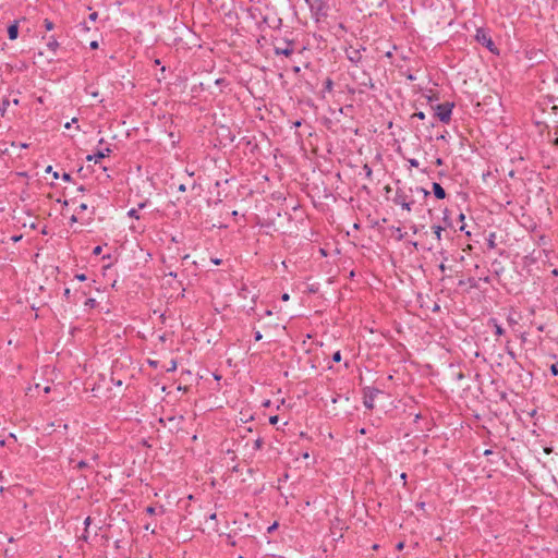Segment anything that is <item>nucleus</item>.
Instances as JSON below:
<instances>
[{
    "mask_svg": "<svg viewBox=\"0 0 558 558\" xmlns=\"http://www.w3.org/2000/svg\"><path fill=\"white\" fill-rule=\"evenodd\" d=\"M474 38L480 45L485 47L489 52L497 54V56L500 53L498 47L495 45V43L492 38L489 28H486V27L476 28Z\"/></svg>",
    "mask_w": 558,
    "mask_h": 558,
    "instance_id": "1",
    "label": "nucleus"
},
{
    "mask_svg": "<svg viewBox=\"0 0 558 558\" xmlns=\"http://www.w3.org/2000/svg\"><path fill=\"white\" fill-rule=\"evenodd\" d=\"M305 2L316 22L328 16L330 7L327 0H305Z\"/></svg>",
    "mask_w": 558,
    "mask_h": 558,
    "instance_id": "2",
    "label": "nucleus"
},
{
    "mask_svg": "<svg viewBox=\"0 0 558 558\" xmlns=\"http://www.w3.org/2000/svg\"><path fill=\"white\" fill-rule=\"evenodd\" d=\"M453 108L454 102L452 101H446L432 106V109L435 111V117L445 124H448L451 121Z\"/></svg>",
    "mask_w": 558,
    "mask_h": 558,
    "instance_id": "3",
    "label": "nucleus"
},
{
    "mask_svg": "<svg viewBox=\"0 0 558 558\" xmlns=\"http://www.w3.org/2000/svg\"><path fill=\"white\" fill-rule=\"evenodd\" d=\"M363 393V404L367 410H373L375 408V399L378 396L385 395V392L376 387L366 386L362 389Z\"/></svg>",
    "mask_w": 558,
    "mask_h": 558,
    "instance_id": "4",
    "label": "nucleus"
},
{
    "mask_svg": "<svg viewBox=\"0 0 558 558\" xmlns=\"http://www.w3.org/2000/svg\"><path fill=\"white\" fill-rule=\"evenodd\" d=\"M392 203L407 211H411L415 202L410 197V195L405 193L403 189L397 187Z\"/></svg>",
    "mask_w": 558,
    "mask_h": 558,
    "instance_id": "5",
    "label": "nucleus"
},
{
    "mask_svg": "<svg viewBox=\"0 0 558 558\" xmlns=\"http://www.w3.org/2000/svg\"><path fill=\"white\" fill-rule=\"evenodd\" d=\"M294 51L293 40H283L282 44H274V52L276 56L290 57Z\"/></svg>",
    "mask_w": 558,
    "mask_h": 558,
    "instance_id": "6",
    "label": "nucleus"
},
{
    "mask_svg": "<svg viewBox=\"0 0 558 558\" xmlns=\"http://www.w3.org/2000/svg\"><path fill=\"white\" fill-rule=\"evenodd\" d=\"M365 50L366 48L364 46H361L360 48H354L353 46H350L348 49H345V54L350 62L357 65L362 60L361 51Z\"/></svg>",
    "mask_w": 558,
    "mask_h": 558,
    "instance_id": "7",
    "label": "nucleus"
},
{
    "mask_svg": "<svg viewBox=\"0 0 558 558\" xmlns=\"http://www.w3.org/2000/svg\"><path fill=\"white\" fill-rule=\"evenodd\" d=\"M43 40L47 39V48L53 53L56 54V52L58 51V49L60 48V43L58 41V39L56 38L54 35H51L49 37H47L46 35H44L41 37Z\"/></svg>",
    "mask_w": 558,
    "mask_h": 558,
    "instance_id": "8",
    "label": "nucleus"
},
{
    "mask_svg": "<svg viewBox=\"0 0 558 558\" xmlns=\"http://www.w3.org/2000/svg\"><path fill=\"white\" fill-rule=\"evenodd\" d=\"M19 24H20L19 20H14L13 22H11L9 24L7 32H8V38L10 40H15L19 37Z\"/></svg>",
    "mask_w": 558,
    "mask_h": 558,
    "instance_id": "9",
    "label": "nucleus"
},
{
    "mask_svg": "<svg viewBox=\"0 0 558 558\" xmlns=\"http://www.w3.org/2000/svg\"><path fill=\"white\" fill-rule=\"evenodd\" d=\"M432 192L437 199H445L447 197L445 189L438 182L432 183Z\"/></svg>",
    "mask_w": 558,
    "mask_h": 558,
    "instance_id": "10",
    "label": "nucleus"
},
{
    "mask_svg": "<svg viewBox=\"0 0 558 558\" xmlns=\"http://www.w3.org/2000/svg\"><path fill=\"white\" fill-rule=\"evenodd\" d=\"M112 153L110 147H106L104 149H98L95 154H93L95 163L99 162L101 159L108 157Z\"/></svg>",
    "mask_w": 558,
    "mask_h": 558,
    "instance_id": "11",
    "label": "nucleus"
},
{
    "mask_svg": "<svg viewBox=\"0 0 558 558\" xmlns=\"http://www.w3.org/2000/svg\"><path fill=\"white\" fill-rule=\"evenodd\" d=\"M264 23H266L268 25V27L270 28H279L282 24V21L280 17H269V16H265L264 17Z\"/></svg>",
    "mask_w": 558,
    "mask_h": 558,
    "instance_id": "12",
    "label": "nucleus"
},
{
    "mask_svg": "<svg viewBox=\"0 0 558 558\" xmlns=\"http://www.w3.org/2000/svg\"><path fill=\"white\" fill-rule=\"evenodd\" d=\"M488 324L489 325H493L494 327V333L498 337L505 335V329L502 328V326L498 323V320L496 318H490L488 320Z\"/></svg>",
    "mask_w": 558,
    "mask_h": 558,
    "instance_id": "13",
    "label": "nucleus"
},
{
    "mask_svg": "<svg viewBox=\"0 0 558 558\" xmlns=\"http://www.w3.org/2000/svg\"><path fill=\"white\" fill-rule=\"evenodd\" d=\"M442 226L441 227H445L446 228H453V222H452V219L450 217V210L448 208H445L444 211H442Z\"/></svg>",
    "mask_w": 558,
    "mask_h": 558,
    "instance_id": "14",
    "label": "nucleus"
},
{
    "mask_svg": "<svg viewBox=\"0 0 558 558\" xmlns=\"http://www.w3.org/2000/svg\"><path fill=\"white\" fill-rule=\"evenodd\" d=\"M469 284L471 289H480V280H476L474 277H469L466 280H459V286Z\"/></svg>",
    "mask_w": 558,
    "mask_h": 558,
    "instance_id": "15",
    "label": "nucleus"
},
{
    "mask_svg": "<svg viewBox=\"0 0 558 558\" xmlns=\"http://www.w3.org/2000/svg\"><path fill=\"white\" fill-rule=\"evenodd\" d=\"M409 191L411 193L416 192V193L422 194L424 199H427V197L430 195V192L422 186H416L414 189L410 187Z\"/></svg>",
    "mask_w": 558,
    "mask_h": 558,
    "instance_id": "16",
    "label": "nucleus"
},
{
    "mask_svg": "<svg viewBox=\"0 0 558 558\" xmlns=\"http://www.w3.org/2000/svg\"><path fill=\"white\" fill-rule=\"evenodd\" d=\"M221 136L225 138H228L230 143H232L235 138L234 134H232L231 130L229 128H221Z\"/></svg>",
    "mask_w": 558,
    "mask_h": 558,
    "instance_id": "17",
    "label": "nucleus"
},
{
    "mask_svg": "<svg viewBox=\"0 0 558 558\" xmlns=\"http://www.w3.org/2000/svg\"><path fill=\"white\" fill-rule=\"evenodd\" d=\"M427 104L432 107L435 101L439 100V93L430 90V95L426 96Z\"/></svg>",
    "mask_w": 558,
    "mask_h": 558,
    "instance_id": "18",
    "label": "nucleus"
},
{
    "mask_svg": "<svg viewBox=\"0 0 558 558\" xmlns=\"http://www.w3.org/2000/svg\"><path fill=\"white\" fill-rule=\"evenodd\" d=\"M333 88V81L331 77H327L325 81H324V88H323V93H330Z\"/></svg>",
    "mask_w": 558,
    "mask_h": 558,
    "instance_id": "19",
    "label": "nucleus"
},
{
    "mask_svg": "<svg viewBox=\"0 0 558 558\" xmlns=\"http://www.w3.org/2000/svg\"><path fill=\"white\" fill-rule=\"evenodd\" d=\"M432 230H433V232H434V234H435L436 239H437L438 241H440V240H441V233H442V231L445 230V227H441L440 225H434V226L432 227Z\"/></svg>",
    "mask_w": 558,
    "mask_h": 558,
    "instance_id": "20",
    "label": "nucleus"
},
{
    "mask_svg": "<svg viewBox=\"0 0 558 558\" xmlns=\"http://www.w3.org/2000/svg\"><path fill=\"white\" fill-rule=\"evenodd\" d=\"M319 291V283L308 284L306 288V292L310 294H316Z\"/></svg>",
    "mask_w": 558,
    "mask_h": 558,
    "instance_id": "21",
    "label": "nucleus"
},
{
    "mask_svg": "<svg viewBox=\"0 0 558 558\" xmlns=\"http://www.w3.org/2000/svg\"><path fill=\"white\" fill-rule=\"evenodd\" d=\"M495 239H496V234L494 232H492L488 235V238H487V246H488V248H495L496 247Z\"/></svg>",
    "mask_w": 558,
    "mask_h": 558,
    "instance_id": "22",
    "label": "nucleus"
},
{
    "mask_svg": "<svg viewBox=\"0 0 558 558\" xmlns=\"http://www.w3.org/2000/svg\"><path fill=\"white\" fill-rule=\"evenodd\" d=\"M44 27H45V29L47 32H50V31H52L54 28V23L51 20H49V19H45L44 20Z\"/></svg>",
    "mask_w": 558,
    "mask_h": 558,
    "instance_id": "23",
    "label": "nucleus"
},
{
    "mask_svg": "<svg viewBox=\"0 0 558 558\" xmlns=\"http://www.w3.org/2000/svg\"><path fill=\"white\" fill-rule=\"evenodd\" d=\"M9 105H10L9 99L8 98H3L1 104H0V112H1L2 116L7 111V108L9 107Z\"/></svg>",
    "mask_w": 558,
    "mask_h": 558,
    "instance_id": "24",
    "label": "nucleus"
},
{
    "mask_svg": "<svg viewBox=\"0 0 558 558\" xmlns=\"http://www.w3.org/2000/svg\"><path fill=\"white\" fill-rule=\"evenodd\" d=\"M236 535V532L227 534V544L230 546H235L236 542L234 541V536Z\"/></svg>",
    "mask_w": 558,
    "mask_h": 558,
    "instance_id": "25",
    "label": "nucleus"
},
{
    "mask_svg": "<svg viewBox=\"0 0 558 558\" xmlns=\"http://www.w3.org/2000/svg\"><path fill=\"white\" fill-rule=\"evenodd\" d=\"M84 305L88 308H95L97 306V301L93 298H89L85 301Z\"/></svg>",
    "mask_w": 558,
    "mask_h": 558,
    "instance_id": "26",
    "label": "nucleus"
},
{
    "mask_svg": "<svg viewBox=\"0 0 558 558\" xmlns=\"http://www.w3.org/2000/svg\"><path fill=\"white\" fill-rule=\"evenodd\" d=\"M128 216L130 218H134V219H140V214H138V210L137 208H131L129 211H128Z\"/></svg>",
    "mask_w": 558,
    "mask_h": 558,
    "instance_id": "27",
    "label": "nucleus"
},
{
    "mask_svg": "<svg viewBox=\"0 0 558 558\" xmlns=\"http://www.w3.org/2000/svg\"><path fill=\"white\" fill-rule=\"evenodd\" d=\"M363 170H364V172H365V177H366L368 180H372V174H373V170H372V168H371L367 163H365V165L363 166Z\"/></svg>",
    "mask_w": 558,
    "mask_h": 558,
    "instance_id": "28",
    "label": "nucleus"
},
{
    "mask_svg": "<svg viewBox=\"0 0 558 558\" xmlns=\"http://www.w3.org/2000/svg\"><path fill=\"white\" fill-rule=\"evenodd\" d=\"M549 372L553 377L558 376V362L550 365Z\"/></svg>",
    "mask_w": 558,
    "mask_h": 558,
    "instance_id": "29",
    "label": "nucleus"
},
{
    "mask_svg": "<svg viewBox=\"0 0 558 558\" xmlns=\"http://www.w3.org/2000/svg\"><path fill=\"white\" fill-rule=\"evenodd\" d=\"M263 445H264V440L263 438L258 437L255 441H254V450H260L263 448Z\"/></svg>",
    "mask_w": 558,
    "mask_h": 558,
    "instance_id": "30",
    "label": "nucleus"
},
{
    "mask_svg": "<svg viewBox=\"0 0 558 558\" xmlns=\"http://www.w3.org/2000/svg\"><path fill=\"white\" fill-rule=\"evenodd\" d=\"M45 172H46V173H51V174H52V177H53V179H56V180H57V179H59V177H60V175H59V172L53 171L52 166H48V167L46 168Z\"/></svg>",
    "mask_w": 558,
    "mask_h": 558,
    "instance_id": "31",
    "label": "nucleus"
},
{
    "mask_svg": "<svg viewBox=\"0 0 558 558\" xmlns=\"http://www.w3.org/2000/svg\"><path fill=\"white\" fill-rule=\"evenodd\" d=\"M342 356H341V352L340 350L336 351L332 356H331V360L332 362L335 363H339L341 361Z\"/></svg>",
    "mask_w": 558,
    "mask_h": 558,
    "instance_id": "32",
    "label": "nucleus"
},
{
    "mask_svg": "<svg viewBox=\"0 0 558 558\" xmlns=\"http://www.w3.org/2000/svg\"><path fill=\"white\" fill-rule=\"evenodd\" d=\"M166 71H167L166 66L162 65L160 68V75L157 76L158 82H160V81L166 78Z\"/></svg>",
    "mask_w": 558,
    "mask_h": 558,
    "instance_id": "33",
    "label": "nucleus"
},
{
    "mask_svg": "<svg viewBox=\"0 0 558 558\" xmlns=\"http://www.w3.org/2000/svg\"><path fill=\"white\" fill-rule=\"evenodd\" d=\"M497 397L500 401H507L508 395L506 391H497Z\"/></svg>",
    "mask_w": 558,
    "mask_h": 558,
    "instance_id": "34",
    "label": "nucleus"
},
{
    "mask_svg": "<svg viewBox=\"0 0 558 558\" xmlns=\"http://www.w3.org/2000/svg\"><path fill=\"white\" fill-rule=\"evenodd\" d=\"M458 219H459V221H460V222H463V221H464V219H465L464 214H463V213H460V214H459V216H458ZM464 230H465V225H464V223H462V225L460 226V231H464Z\"/></svg>",
    "mask_w": 558,
    "mask_h": 558,
    "instance_id": "35",
    "label": "nucleus"
},
{
    "mask_svg": "<svg viewBox=\"0 0 558 558\" xmlns=\"http://www.w3.org/2000/svg\"><path fill=\"white\" fill-rule=\"evenodd\" d=\"M76 468L78 470L86 469V468H88V463L85 460H81V461L77 462Z\"/></svg>",
    "mask_w": 558,
    "mask_h": 558,
    "instance_id": "36",
    "label": "nucleus"
},
{
    "mask_svg": "<svg viewBox=\"0 0 558 558\" xmlns=\"http://www.w3.org/2000/svg\"><path fill=\"white\" fill-rule=\"evenodd\" d=\"M101 252H102V246H101V245H97V246H95V247L93 248V255H95V256L100 255V254H101Z\"/></svg>",
    "mask_w": 558,
    "mask_h": 558,
    "instance_id": "37",
    "label": "nucleus"
},
{
    "mask_svg": "<svg viewBox=\"0 0 558 558\" xmlns=\"http://www.w3.org/2000/svg\"><path fill=\"white\" fill-rule=\"evenodd\" d=\"M279 524L278 522H274L271 525H269L267 527V533H272L274 531H276L278 529Z\"/></svg>",
    "mask_w": 558,
    "mask_h": 558,
    "instance_id": "38",
    "label": "nucleus"
},
{
    "mask_svg": "<svg viewBox=\"0 0 558 558\" xmlns=\"http://www.w3.org/2000/svg\"><path fill=\"white\" fill-rule=\"evenodd\" d=\"M23 235L22 234H14L10 238V240L13 242V243H17L22 240Z\"/></svg>",
    "mask_w": 558,
    "mask_h": 558,
    "instance_id": "39",
    "label": "nucleus"
},
{
    "mask_svg": "<svg viewBox=\"0 0 558 558\" xmlns=\"http://www.w3.org/2000/svg\"><path fill=\"white\" fill-rule=\"evenodd\" d=\"M412 118H417L420 120H424L425 113L423 111H417V112L413 113Z\"/></svg>",
    "mask_w": 558,
    "mask_h": 558,
    "instance_id": "40",
    "label": "nucleus"
},
{
    "mask_svg": "<svg viewBox=\"0 0 558 558\" xmlns=\"http://www.w3.org/2000/svg\"><path fill=\"white\" fill-rule=\"evenodd\" d=\"M177 369V361L175 360H172L170 362V366L167 368V372H173Z\"/></svg>",
    "mask_w": 558,
    "mask_h": 558,
    "instance_id": "41",
    "label": "nucleus"
},
{
    "mask_svg": "<svg viewBox=\"0 0 558 558\" xmlns=\"http://www.w3.org/2000/svg\"><path fill=\"white\" fill-rule=\"evenodd\" d=\"M408 162H409L410 167H414V168H417L418 165H420L418 161L415 158H410L408 160Z\"/></svg>",
    "mask_w": 558,
    "mask_h": 558,
    "instance_id": "42",
    "label": "nucleus"
},
{
    "mask_svg": "<svg viewBox=\"0 0 558 558\" xmlns=\"http://www.w3.org/2000/svg\"><path fill=\"white\" fill-rule=\"evenodd\" d=\"M61 178H62V180H63L64 182H71V181H72V177H71V174H70V173H68V172H63V174L61 175Z\"/></svg>",
    "mask_w": 558,
    "mask_h": 558,
    "instance_id": "43",
    "label": "nucleus"
},
{
    "mask_svg": "<svg viewBox=\"0 0 558 558\" xmlns=\"http://www.w3.org/2000/svg\"><path fill=\"white\" fill-rule=\"evenodd\" d=\"M263 339V335L259 330H255L254 331V340L255 341H260Z\"/></svg>",
    "mask_w": 558,
    "mask_h": 558,
    "instance_id": "44",
    "label": "nucleus"
},
{
    "mask_svg": "<svg viewBox=\"0 0 558 558\" xmlns=\"http://www.w3.org/2000/svg\"><path fill=\"white\" fill-rule=\"evenodd\" d=\"M404 546H405V543H404L403 541H400V542H398V543L396 544V549H397L398 551H401V550H403Z\"/></svg>",
    "mask_w": 558,
    "mask_h": 558,
    "instance_id": "45",
    "label": "nucleus"
},
{
    "mask_svg": "<svg viewBox=\"0 0 558 558\" xmlns=\"http://www.w3.org/2000/svg\"><path fill=\"white\" fill-rule=\"evenodd\" d=\"M247 292H248V289L246 287H243V288H241V290L239 292V295L241 298H246L247 296V294H246Z\"/></svg>",
    "mask_w": 558,
    "mask_h": 558,
    "instance_id": "46",
    "label": "nucleus"
},
{
    "mask_svg": "<svg viewBox=\"0 0 558 558\" xmlns=\"http://www.w3.org/2000/svg\"><path fill=\"white\" fill-rule=\"evenodd\" d=\"M278 420H279V416H278V415H271V416L269 417V424H270V425H276V424H277V422H278Z\"/></svg>",
    "mask_w": 558,
    "mask_h": 558,
    "instance_id": "47",
    "label": "nucleus"
},
{
    "mask_svg": "<svg viewBox=\"0 0 558 558\" xmlns=\"http://www.w3.org/2000/svg\"><path fill=\"white\" fill-rule=\"evenodd\" d=\"M146 513H147V514H150V515L156 514V508H155V507H153V506H148V507L146 508Z\"/></svg>",
    "mask_w": 558,
    "mask_h": 558,
    "instance_id": "48",
    "label": "nucleus"
},
{
    "mask_svg": "<svg viewBox=\"0 0 558 558\" xmlns=\"http://www.w3.org/2000/svg\"><path fill=\"white\" fill-rule=\"evenodd\" d=\"M92 523V518L90 517H87L85 520H84V526H85V532H87L88 530V526L90 525Z\"/></svg>",
    "mask_w": 558,
    "mask_h": 558,
    "instance_id": "49",
    "label": "nucleus"
},
{
    "mask_svg": "<svg viewBox=\"0 0 558 558\" xmlns=\"http://www.w3.org/2000/svg\"><path fill=\"white\" fill-rule=\"evenodd\" d=\"M97 19H98V13H97V12H92V13L88 15V20H89L90 22H95Z\"/></svg>",
    "mask_w": 558,
    "mask_h": 558,
    "instance_id": "50",
    "label": "nucleus"
},
{
    "mask_svg": "<svg viewBox=\"0 0 558 558\" xmlns=\"http://www.w3.org/2000/svg\"><path fill=\"white\" fill-rule=\"evenodd\" d=\"M98 47H99V44H98L97 40H93V41L89 43V48L92 50H96V49H98Z\"/></svg>",
    "mask_w": 558,
    "mask_h": 558,
    "instance_id": "51",
    "label": "nucleus"
},
{
    "mask_svg": "<svg viewBox=\"0 0 558 558\" xmlns=\"http://www.w3.org/2000/svg\"><path fill=\"white\" fill-rule=\"evenodd\" d=\"M75 279L78 281H85L87 279V276L85 274H76Z\"/></svg>",
    "mask_w": 558,
    "mask_h": 558,
    "instance_id": "52",
    "label": "nucleus"
},
{
    "mask_svg": "<svg viewBox=\"0 0 558 558\" xmlns=\"http://www.w3.org/2000/svg\"><path fill=\"white\" fill-rule=\"evenodd\" d=\"M63 296H64L65 300L70 301L71 290L69 288L64 289Z\"/></svg>",
    "mask_w": 558,
    "mask_h": 558,
    "instance_id": "53",
    "label": "nucleus"
},
{
    "mask_svg": "<svg viewBox=\"0 0 558 558\" xmlns=\"http://www.w3.org/2000/svg\"><path fill=\"white\" fill-rule=\"evenodd\" d=\"M425 506L426 504L424 501H417L415 507L418 509V510H425Z\"/></svg>",
    "mask_w": 558,
    "mask_h": 558,
    "instance_id": "54",
    "label": "nucleus"
},
{
    "mask_svg": "<svg viewBox=\"0 0 558 558\" xmlns=\"http://www.w3.org/2000/svg\"><path fill=\"white\" fill-rule=\"evenodd\" d=\"M400 478H401V480H402V482H403V486H407V478H408V475H407V473H405V472H402V473L400 474Z\"/></svg>",
    "mask_w": 558,
    "mask_h": 558,
    "instance_id": "55",
    "label": "nucleus"
},
{
    "mask_svg": "<svg viewBox=\"0 0 558 558\" xmlns=\"http://www.w3.org/2000/svg\"><path fill=\"white\" fill-rule=\"evenodd\" d=\"M86 209H87V204H85V203H82V204L78 206V213H82V211H84V210H86Z\"/></svg>",
    "mask_w": 558,
    "mask_h": 558,
    "instance_id": "56",
    "label": "nucleus"
},
{
    "mask_svg": "<svg viewBox=\"0 0 558 558\" xmlns=\"http://www.w3.org/2000/svg\"><path fill=\"white\" fill-rule=\"evenodd\" d=\"M397 231H398V234H399L397 239L400 241V240H402L404 238V234L402 233L401 228H397Z\"/></svg>",
    "mask_w": 558,
    "mask_h": 558,
    "instance_id": "57",
    "label": "nucleus"
},
{
    "mask_svg": "<svg viewBox=\"0 0 558 558\" xmlns=\"http://www.w3.org/2000/svg\"><path fill=\"white\" fill-rule=\"evenodd\" d=\"M435 165L436 166H442L444 165V159L438 157L436 160H435Z\"/></svg>",
    "mask_w": 558,
    "mask_h": 558,
    "instance_id": "58",
    "label": "nucleus"
},
{
    "mask_svg": "<svg viewBox=\"0 0 558 558\" xmlns=\"http://www.w3.org/2000/svg\"><path fill=\"white\" fill-rule=\"evenodd\" d=\"M80 26L82 27L83 31L85 32H88L89 31V27L87 26L86 22H83L80 24Z\"/></svg>",
    "mask_w": 558,
    "mask_h": 558,
    "instance_id": "59",
    "label": "nucleus"
},
{
    "mask_svg": "<svg viewBox=\"0 0 558 558\" xmlns=\"http://www.w3.org/2000/svg\"><path fill=\"white\" fill-rule=\"evenodd\" d=\"M178 191H179V192H185V191H186V185H185V184H183V183H182V184H180V185L178 186Z\"/></svg>",
    "mask_w": 558,
    "mask_h": 558,
    "instance_id": "60",
    "label": "nucleus"
},
{
    "mask_svg": "<svg viewBox=\"0 0 558 558\" xmlns=\"http://www.w3.org/2000/svg\"><path fill=\"white\" fill-rule=\"evenodd\" d=\"M80 538L85 541V542H87V539H88V531L87 532L84 531V533L82 534V536Z\"/></svg>",
    "mask_w": 558,
    "mask_h": 558,
    "instance_id": "61",
    "label": "nucleus"
},
{
    "mask_svg": "<svg viewBox=\"0 0 558 558\" xmlns=\"http://www.w3.org/2000/svg\"><path fill=\"white\" fill-rule=\"evenodd\" d=\"M289 299H290V295H289L288 293H283V294L281 295V300H282L283 302L289 301Z\"/></svg>",
    "mask_w": 558,
    "mask_h": 558,
    "instance_id": "62",
    "label": "nucleus"
},
{
    "mask_svg": "<svg viewBox=\"0 0 558 558\" xmlns=\"http://www.w3.org/2000/svg\"><path fill=\"white\" fill-rule=\"evenodd\" d=\"M438 268H439V270H440L441 272H445V271H446V269H447V267H446V265H445L444 263L439 264Z\"/></svg>",
    "mask_w": 558,
    "mask_h": 558,
    "instance_id": "63",
    "label": "nucleus"
},
{
    "mask_svg": "<svg viewBox=\"0 0 558 558\" xmlns=\"http://www.w3.org/2000/svg\"><path fill=\"white\" fill-rule=\"evenodd\" d=\"M492 454H494V451L492 449H486L484 451V456H486V457L492 456Z\"/></svg>",
    "mask_w": 558,
    "mask_h": 558,
    "instance_id": "64",
    "label": "nucleus"
}]
</instances>
